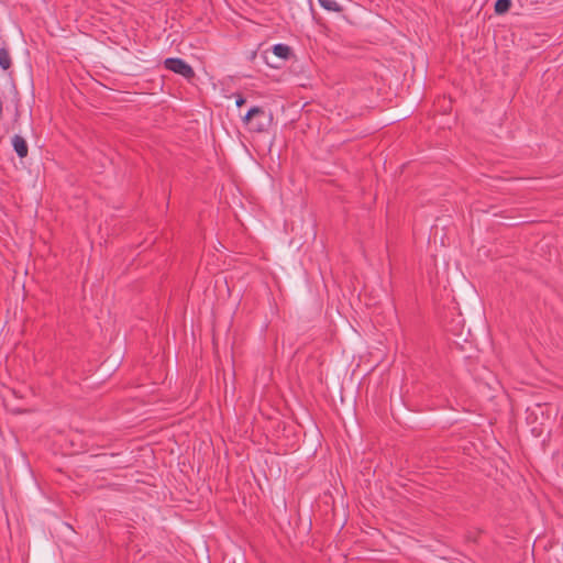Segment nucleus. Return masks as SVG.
Segmentation results:
<instances>
[{"instance_id":"nucleus-12","label":"nucleus","mask_w":563,"mask_h":563,"mask_svg":"<svg viewBox=\"0 0 563 563\" xmlns=\"http://www.w3.org/2000/svg\"><path fill=\"white\" fill-rule=\"evenodd\" d=\"M2 118V102L0 101V119Z\"/></svg>"},{"instance_id":"nucleus-1","label":"nucleus","mask_w":563,"mask_h":563,"mask_svg":"<svg viewBox=\"0 0 563 563\" xmlns=\"http://www.w3.org/2000/svg\"><path fill=\"white\" fill-rule=\"evenodd\" d=\"M250 130L262 132L271 122L269 114L261 107H252L243 117Z\"/></svg>"},{"instance_id":"nucleus-4","label":"nucleus","mask_w":563,"mask_h":563,"mask_svg":"<svg viewBox=\"0 0 563 563\" xmlns=\"http://www.w3.org/2000/svg\"><path fill=\"white\" fill-rule=\"evenodd\" d=\"M262 58L264 63L266 64L268 70L271 71H277L282 66V56L272 55V54H263Z\"/></svg>"},{"instance_id":"nucleus-10","label":"nucleus","mask_w":563,"mask_h":563,"mask_svg":"<svg viewBox=\"0 0 563 563\" xmlns=\"http://www.w3.org/2000/svg\"><path fill=\"white\" fill-rule=\"evenodd\" d=\"M244 103H245V99L240 93L235 95V104L238 107H241Z\"/></svg>"},{"instance_id":"nucleus-9","label":"nucleus","mask_w":563,"mask_h":563,"mask_svg":"<svg viewBox=\"0 0 563 563\" xmlns=\"http://www.w3.org/2000/svg\"><path fill=\"white\" fill-rule=\"evenodd\" d=\"M294 58V54L291 52V48L287 45H284V63L289 62Z\"/></svg>"},{"instance_id":"nucleus-11","label":"nucleus","mask_w":563,"mask_h":563,"mask_svg":"<svg viewBox=\"0 0 563 563\" xmlns=\"http://www.w3.org/2000/svg\"><path fill=\"white\" fill-rule=\"evenodd\" d=\"M301 70H302V67H301V66H298V67H296L292 71H294V73H296V74H298V73H301Z\"/></svg>"},{"instance_id":"nucleus-5","label":"nucleus","mask_w":563,"mask_h":563,"mask_svg":"<svg viewBox=\"0 0 563 563\" xmlns=\"http://www.w3.org/2000/svg\"><path fill=\"white\" fill-rule=\"evenodd\" d=\"M0 67L7 70L11 67V56L7 47L0 48Z\"/></svg>"},{"instance_id":"nucleus-8","label":"nucleus","mask_w":563,"mask_h":563,"mask_svg":"<svg viewBox=\"0 0 563 563\" xmlns=\"http://www.w3.org/2000/svg\"><path fill=\"white\" fill-rule=\"evenodd\" d=\"M262 53L282 56V43H277L272 48L264 49Z\"/></svg>"},{"instance_id":"nucleus-13","label":"nucleus","mask_w":563,"mask_h":563,"mask_svg":"<svg viewBox=\"0 0 563 563\" xmlns=\"http://www.w3.org/2000/svg\"><path fill=\"white\" fill-rule=\"evenodd\" d=\"M266 76L275 77V75H274V74H269L268 71H266Z\"/></svg>"},{"instance_id":"nucleus-7","label":"nucleus","mask_w":563,"mask_h":563,"mask_svg":"<svg viewBox=\"0 0 563 563\" xmlns=\"http://www.w3.org/2000/svg\"><path fill=\"white\" fill-rule=\"evenodd\" d=\"M511 7V0H497L495 2V13L496 14H505L510 10Z\"/></svg>"},{"instance_id":"nucleus-3","label":"nucleus","mask_w":563,"mask_h":563,"mask_svg":"<svg viewBox=\"0 0 563 563\" xmlns=\"http://www.w3.org/2000/svg\"><path fill=\"white\" fill-rule=\"evenodd\" d=\"M12 146L20 158H24L27 156L29 147L23 136L15 134L12 137Z\"/></svg>"},{"instance_id":"nucleus-2","label":"nucleus","mask_w":563,"mask_h":563,"mask_svg":"<svg viewBox=\"0 0 563 563\" xmlns=\"http://www.w3.org/2000/svg\"><path fill=\"white\" fill-rule=\"evenodd\" d=\"M164 67L188 80L195 77L194 68L187 62L178 57L166 58L164 60Z\"/></svg>"},{"instance_id":"nucleus-6","label":"nucleus","mask_w":563,"mask_h":563,"mask_svg":"<svg viewBox=\"0 0 563 563\" xmlns=\"http://www.w3.org/2000/svg\"><path fill=\"white\" fill-rule=\"evenodd\" d=\"M319 4L327 11L341 12L342 7L335 0H318Z\"/></svg>"}]
</instances>
